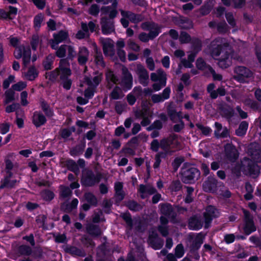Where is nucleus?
Listing matches in <instances>:
<instances>
[{
    "label": "nucleus",
    "instance_id": "obj_56",
    "mask_svg": "<svg viewBox=\"0 0 261 261\" xmlns=\"http://www.w3.org/2000/svg\"><path fill=\"white\" fill-rule=\"evenodd\" d=\"M40 42V39L38 35L34 34L32 36L31 40V45L32 49L34 51H36Z\"/></svg>",
    "mask_w": 261,
    "mask_h": 261
},
{
    "label": "nucleus",
    "instance_id": "obj_16",
    "mask_svg": "<svg viewBox=\"0 0 261 261\" xmlns=\"http://www.w3.org/2000/svg\"><path fill=\"white\" fill-rule=\"evenodd\" d=\"M121 15L123 17L128 19L132 23L137 24L144 19V16L142 14H136L130 11H121Z\"/></svg>",
    "mask_w": 261,
    "mask_h": 261
},
{
    "label": "nucleus",
    "instance_id": "obj_14",
    "mask_svg": "<svg viewBox=\"0 0 261 261\" xmlns=\"http://www.w3.org/2000/svg\"><path fill=\"white\" fill-rule=\"evenodd\" d=\"M122 72L123 75L121 80L122 86L126 90H130L133 87V76L126 67L122 68Z\"/></svg>",
    "mask_w": 261,
    "mask_h": 261
},
{
    "label": "nucleus",
    "instance_id": "obj_12",
    "mask_svg": "<svg viewBox=\"0 0 261 261\" xmlns=\"http://www.w3.org/2000/svg\"><path fill=\"white\" fill-rule=\"evenodd\" d=\"M101 32L105 35H109L115 32L114 21L107 17H102L100 19Z\"/></svg>",
    "mask_w": 261,
    "mask_h": 261
},
{
    "label": "nucleus",
    "instance_id": "obj_3",
    "mask_svg": "<svg viewBox=\"0 0 261 261\" xmlns=\"http://www.w3.org/2000/svg\"><path fill=\"white\" fill-rule=\"evenodd\" d=\"M103 178L102 173L97 172L95 175L91 169H88L82 175L81 183L83 187H91L98 184Z\"/></svg>",
    "mask_w": 261,
    "mask_h": 261
},
{
    "label": "nucleus",
    "instance_id": "obj_49",
    "mask_svg": "<svg viewBox=\"0 0 261 261\" xmlns=\"http://www.w3.org/2000/svg\"><path fill=\"white\" fill-rule=\"evenodd\" d=\"M167 112L171 121H173L176 118L177 111L175 109V107L171 103L167 107Z\"/></svg>",
    "mask_w": 261,
    "mask_h": 261
},
{
    "label": "nucleus",
    "instance_id": "obj_28",
    "mask_svg": "<svg viewBox=\"0 0 261 261\" xmlns=\"http://www.w3.org/2000/svg\"><path fill=\"white\" fill-rule=\"evenodd\" d=\"M94 74L97 75L93 77L92 81L88 79L87 80V83L89 86L92 87L93 89H96L101 82L103 75L102 73H99L98 71H95Z\"/></svg>",
    "mask_w": 261,
    "mask_h": 261
},
{
    "label": "nucleus",
    "instance_id": "obj_26",
    "mask_svg": "<svg viewBox=\"0 0 261 261\" xmlns=\"http://www.w3.org/2000/svg\"><path fill=\"white\" fill-rule=\"evenodd\" d=\"M55 59V56L52 54H49L45 57L42 62V66L45 70L48 71L53 68Z\"/></svg>",
    "mask_w": 261,
    "mask_h": 261
},
{
    "label": "nucleus",
    "instance_id": "obj_63",
    "mask_svg": "<svg viewBox=\"0 0 261 261\" xmlns=\"http://www.w3.org/2000/svg\"><path fill=\"white\" fill-rule=\"evenodd\" d=\"M95 62L97 65H99L103 67H105L106 64L101 52L98 53V51H96V55L95 56Z\"/></svg>",
    "mask_w": 261,
    "mask_h": 261
},
{
    "label": "nucleus",
    "instance_id": "obj_57",
    "mask_svg": "<svg viewBox=\"0 0 261 261\" xmlns=\"http://www.w3.org/2000/svg\"><path fill=\"white\" fill-rule=\"evenodd\" d=\"M175 255L177 258H180L182 257L185 254V250L184 246L182 244H178L175 248Z\"/></svg>",
    "mask_w": 261,
    "mask_h": 261
},
{
    "label": "nucleus",
    "instance_id": "obj_9",
    "mask_svg": "<svg viewBox=\"0 0 261 261\" xmlns=\"http://www.w3.org/2000/svg\"><path fill=\"white\" fill-rule=\"evenodd\" d=\"M225 156L231 163H234L239 158V152L236 146L231 143H227L224 146Z\"/></svg>",
    "mask_w": 261,
    "mask_h": 261
},
{
    "label": "nucleus",
    "instance_id": "obj_58",
    "mask_svg": "<svg viewBox=\"0 0 261 261\" xmlns=\"http://www.w3.org/2000/svg\"><path fill=\"white\" fill-rule=\"evenodd\" d=\"M196 66L200 70H204L206 68H208L205 61L202 58H198L196 61Z\"/></svg>",
    "mask_w": 261,
    "mask_h": 261
},
{
    "label": "nucleus",
    "instance_id": "obj_31",
    "mask_svg": "<svg viewBox=\"0 0 261 261\" xmlns=\"http://www.w3.org/2000/svg\"><path fill=\"white\" fill-rule=\"evenodd\" d=\"M125 205L133 212H139L143 208V206L134 200H128L126 201Z\"/></svg>",
    "mask_w": 261,
    "mask_h": 261
},
{
    "label": "nucleus",
    "instance_id": "obj_33",
    "mask_svg": "<svg viewBox=\"0 0 261 261\" xmlns=\"http://www.w3.org/2000/svg\"><path fill=\"white\" fill-rule=\"evenodd\" d=\"M65 165L69 171L73 172L75 174H77L80 172L78 165L72 159H67L65 162Z\"/></svg>",
    "mask_w": 261,
    "mask_h": 261
},
{
    "label": "nucleus",
    "instance_id": "obj_21",
    "mask_svg": "<svg viewBox=\"0 0 261 261\" xmlns=\"http://www.w3.org/2000/svg\"><path fill=\"white\" fill-rule=\"evenodd\" d=\"M89 51L85 46H82L79 48L77 55V62L81 66L86 65L88 61Z\"/></svg>",
    "mask_w": 261,
    "mask_h": 261
},
{
    "label": "nucleus",
    "instance_id": "obj_24",
    "mask_svg": "<svg viewBox=\"0 0 261 261\" xmlns=\"http://www.w3.org/2000/svg\"><path fill=\"white\" fill-rule=\"evenodd\" d=\"M36 113L37 112H35L34 114L32 123L36 128H38L44 125L47 121V119L42 113L39 112L38 114Z\"/></svg>",
    "mask_w": 261,
    "mask_h": 261
},
{
    "label": "nucleus",
    "instance_id": "obj_8",
    "mask_svg": "<svg viewBox=\"0 0 261 261\" xmlns=\"http://www.w3.org/2000/svg\"><path fill=\"white\" fill-rule=\"evenodd\" d=\"M234 72L236 74L234 79L240 83H244L246 79L251 77L253 75L252 72L249 68L242 66L237 67Z\"/></svg>",
    "mask_w": 261,
    "mask_h": 261
},
{
    "label": "nucleus",
    "instance_id": "obj_59",
    "mask_svg": "<svg viewBox=\"0 0 261 261\" xmlns=\"http://www.w3.org/2000/svg\"><path fill=\"white\" fill-rule=\"evenodd\" d=\"M84 151V149L77 144L70 150L69 153L72 156H76L82 154Z\"/></svg>",
    "mask_w": 261,
    "mask_h": 261
},
{
    "label": "nucleus",
    "instance_id": "obj_27",
    "mask_svg": "<svg viewBox=\"0 0 261 261\" xmlns=\"http://www.w3.org/2000/svg\"><path fill=\"white\" fill-rule=\"evenodd\" d=\"M217 184V180L212 177H208L207 179L203 184V187L205 191L211 192L216 189Z\"/></svg>",
    "mask_w": 261,
    "mask_h": 261
},
{
    "label": "nucleus",
    "instance_id": "obj_32",
    "mask_svg": "<svg viewBox=\"0 0 261 261\" xmlns=\"http://www.w3.org/2000/svg\"><path fill=\"white\" fill-rule=\"evenodd\" d=\"M40 196L44 201L49 202L55 198V194L50 190L45 189L40 192Z\"/></svg>",
    "mask_w": 261,
    "mask_h": 261
},
{
    "label": "nucleus",
    "instance_id": "obj_46",
    "mask_svg": "<svg viewBox=\"0 0 261 261\" xmlns=\"http://www.w3.org/2000/svg\"><path fill=\"white\" fill-rule=\"evenodd\" d=\"M75 125L79 127L76 130V134L79 135L83 133L82 128H90L89 123L87 122L82 120H77L75 122Z\"/></svg>",
    "mask_w": 261,
    "mask_h": 261
},
{
    "label": "nucleus",
    "instance_id": "obj_44",
    "mask_svg": "<svg viewBox=\"0 0 261 261\" xmlns=\"http://www.w3.org/2000/svg\"><path fill=\"white\" fill-rule=\"evenodd\" d=\"M179 23L183 29L189 30L193 28L192 21L188 17H183L179 19Z\"/></svg>",
    "mask_w": 261,
    "mask_h": 261
},
{
    "label": "nucleus",
    "instance_id": "obj_60",
    "mask_svg": "<svg viewBox=\"0 0 261 261\" xmlns=\"http://www.w3.org/2000/svg\"><path fill=\"white\" fill-rule=\"evenodd\" d=\"M122 218L126 222V224L130 227L133 226V221L132 218L131 214L128 212L123 213L121 215Z\"/></svg>",
    "mask_w": 261,
    "mask_h": 261
},
{
    "label": "nucleus",
    "instance_id": "obj_48",
    "mask_svg": "<svg viewBox=\"0 0 261 261\" xmlns=\"http://www.w3.org/2000/svg\"><path fill=\"white\" fill-rule=\"evenodd\" d=\"M5 102L8 103L15 99V92L11 88L5 91Z\"/></svg>",
    "mask_w": 261,
    "mask_h": 261
},
{
    "label": "nucleus",
    "instance_id": "obj_50",
    "mask_svg": "<svg viewBox=\"0 0 261 261\" xmlns=\"http://www.w3.org/2000/svg\"><path fill=\"white\" fill-rule=\"evenodd\" d=\"M179 40L181 44L188 43L191 41V37L187 32L181 31L179 36Z\"/></svg>",
    "mask_w": 261,
    "mask_h": 261
},
{
    "label": "nucleus",
    "instance_id": "obj_47",
    "mask_svg": "<svg viewBox=\"0 0 261 261\" xmlns=\"http://www.w3.org/2000/svg\"><path fill=\"white\" fill-rule=\"evenodd\" d=\"M60 72V79L64 80L65 79L69 78L72 74L71 70L70 68H63L62 69H58Z\"/></svg>",
    "mask_w": 261,
    "mask_h": 261
},
{
    "label": "nucleus",
    "instance_id": "obj_11",
    "mask_svg": "<svg viewBox=\"0 0 261 261\" xmlns=\"http://www.w3.org/2000/svg\"><path fill=\"white\" fill-rule=\"evenodd\" d=\"M54 39L50 40V47L53 49H57L58 45L69 37L68 32L65 30H60L57 33L53 34Z\"/></svg>",
    "mask_w": 261,
    "mask_h": 261
},
{
    "label": "nucleus",
    "instance_id": "obj_36",
    "mask_svg": "<svg viewBox=\"0 0 261 261\" xmlns=\"http://www.w3.org/2000/svg\"><path fill=\"white\" fill-rule=\"evenodd\" d=\"M248 123L246 121H242L239 124V128L236 130V134L239 137L244 136L247 132Z\"/></svg>",
    "mask_w": 261,
    "mask_h": 261
},
{
    "label": "nucleus",
    "instance_id": "obj_38",
    "mask_svg": "<svg viewBox=\"0 0 261 261\" xmlns=\"http://www.w3.org/2000/svg\"><path fill=\"white\" fill-rule=\"evenodd\" d=\"M84 197L87 202L93 206H96L97 205V199L96 196L91 192H86L84 194Z\"/></svg>",
    "mask_w": 261,
    "mask_h": 261
},
{
    "label": "nucleus",
    "instance_id": "obj_4",
    "mask_svg": "<svg viewBox=\"0 0 261 261\" xmlns=\"http://www.w3.org/2000/svg\"><path fill=\"white\" fill-rule=\"evenodd\" d=\"M241 168L244 173L250 175H258L260 172V168L257 163L247 157L244 158Z\"/></svg>",
    "mask_w": 261,
    "mask_h": 261
},
{
    "label": "nucleus",
    "instance_id": "obj_22",
    "mask_svg": "<svg viewBox=\"0 0 261 261\" xmlns=\"http://www.w3.org/2000/svg\"><path fill=\"white\" fill-rule=\"evenodd\" d=\"M86 232L93 238H99L102 235V231L98 225L88 224L86 226Z\"/></svg>",
    "mask_w": 261,
    "mask_h": 261
},
{
    "label": "nucleus",
    "instance_id": "obj_52",
    "mask_svg": "<svg viewBox=\"0 0 261 261\" xmlns=\"http://www.w3.org/2000/svg\"><path fill=\"white\" fill-rule=\"evenodd\" d=\"M181 189L182 185L179 180H173L169 187V189L172 192H178Z\"/></svg>",
    "mask_w": 261,
    "mask_h": 261
},
{
    "label": "nucleus",
    "instance_id": "obj_2",
    "mask_svg": "<svg viewBox=\"0 0 261 261\" xmlns=\"http://www.w3.org/2000/svg\"><path fill=\"white\" fill-rule=\"evenodd\" d=\"M200 174L198 169L191 166L188 162L184 163L180 172L181 180L186 184L195 183L200 178Z\"/></svg>",
    "mask_w": 261,
    "mask_h": 261
},
{
    "label": "nucleus",
    "instance_id": "obj_25",
    "mask_svg": "<svg viewBox=\"0 0 261 261\" xmlns=\"http://www.w3.org/2000/svg\"><path fill=\"white\" fill-rule=\"evenodd\" d=\"M203 241L204 238L202 237L197 236L189 246L190 253H194L196 252V251H198L202 244L203 243Z\"/></svg>",
    "mask_w": 261,
    "mask_h": 261
},
{
    "label": "nucleus",
    "instance_id": "obj_45",
    "mask_svg": "<svg viewBox=\"0 0 261 261\" xmlns=\"http://www.w3.org/2000/svg\"><path fill=\"white\" fill-rule=\"evenodd\" d=\"M60 74L58 69L56 68L54 70L46 72L45 78L48 79L50 81L55 82Z\"/></svg>",
    "mask_w": 261,
    "mask_h": 261
},
{
    "label": "nucleus",
    "instance_id": "obj_30",
    "mask_svg": "<svg viewBox=\"0 0 261 261\" xmlns=\"http://www.w3.org/2000/svg\"><path fill=\"white\" fill-rule=\"evenodd\" d=\"M138 191L141 194V198L142 199H145V197L144 196V194L148 193L149 195H152L156 192V190L153 187H147L143 184H141L139 186Z\"/></svg>",
    "mask_w": 261,
    "mask_h": 261
},
{
    "label": "nucleus",
    "instance_id": "obj_1",
    "mask_svg": "<svg viewBox=\"0 0 261 261\" xmlns=\"http://www.w3.org/2000/svg\"><path fill=\"white\" fill-rule=\"evenodd\" d=\"M222 38H217L215 39L211 44V54L212 56L218 57L221 53H224L218 60V66L222 69H226L232 64V57L230 52L229 44L227 42H223Z\"/></svg>",
    "mask_w": 261,
    "mask_h": 261
},
{
    "label": "nucleus",
    "instance_id": "obj_41",
    "mask_svg": "<svg viewBox=\"0 0 261 261\" xmlns=\"http://www.w3.org/2000/svg\"><path fill=\"white\" fill-rule=\"evenodd\" d=\"M213 9V6L208 3H204L198 10L200 16H204L210 13Z\"/></svg>",
    "mask_w": 261,
    "mask_h": 261
},
{
    "label": "nucleus",
    "instance_id": "obj_55",
    "mask_svg": "<svg viewBox=\"0 0 261 261\" xmlns=\"http://www.w3.org/2000/svg\"><path fill=\"white\" fill-rule=\"evenodd\" d=\"M67 45L63 44L61 45L59 47H58L56 49V56L60 58H62L65 57L66 53Z\"/></svg>",
    "mask_w": 261,
    "mask_h": 261
},
{
    "label": "nucleus",
    "instance_id": "obj_35",
    "mask_svg": "<svg viewBox=\"0 0 261 261\" xmlns=\"http://www.w3.org/2000/svg\"><path fill=\"white\" fill-rule=\"evenodd\" d=\"M39 74V72L35 66H32L28 69L27 72L25 74L27 80L30 81H33L36 79Z\"/></svg>",
    "mask_w": 261,
    "mask_h": 261
},
{
    "label": "nucleus",
    "instance_id": "obj_54",
    "mask_svg": "<svg viewBox=\"0 0 261 261\" xmlns=\"http://www.w3.org/2000/svg\"><path fill=\"white\" fill-rule=\"evenodd\" d=\"M196 126L198 129L201 131V133L205 136H209L212 132L211 128L208 126H204L202 124L198 123L196 124Z\"/></svg>",
    "mask_w": 261,
    "mask_h": 261
},
{
    "label": "nucleus",
    "instance_id": "obj_7",
    "mask_svg": "<svg viewBox=\"0 0 261 261\" xmlns=\"http://www.w3.org/2000/svg\"><path fill=\"white\" fill-rule=\"evenodd\" d=\"M243 229L246 236L250 235L256 230V227L253 220V217L247 211H245L244 212Z\"/></svg>",
    "mask_w": 261,
    "mask_h": 261
},
{
    "label": "nucleus",
    "instance_id": "obj_13",
    "mask_svg": "<svg viewBox=\"0 0 261 261\" xmlns=\"http://www.w3.org/2000/svg\"><path fill=\"white\" fill-rule=\"evenodd\" d=\"M147 242L151 248L155 250L161 249L164 245L163 239L160 238L158 234L154 231L149 234Z\"/></svg>",
    "mask_w": 261,
    "mask_h": 261
},
{
    "label": "nucleus",
    "instance_id": "obj_43",
    "mask_svg": "<svg viewBox=\"0 0 261 261\" xmlns=\"http://www.w3.org/2000/svg\"><path fill=\"white\" fill-rule=\"evenodd\" d=\"M44 15L42 13H40L35 16L33 19L34 28L36 31L39 30L41 27V24L43 21Z\"/></svg>",
    "mask_w": 261,
    "mask_h": 261
},
{
    "label": "nucleus",
    "instance_id": "obj_40",
    "mask_svg": "<svg viewBox=\"0 0 261 261\" xmlns=\"http://www.w3.org/2000/svg\"><path fill=\"white\" fill-rule=\"evenodd\" d=\"M17 252L21 255L29 256L32 253V249L30 246L23 244L18 247Z\"/></svg>",
    "mask_w": 261,
    "mask_h": 261
},
{
    "label": "nucleus",
    "instance_id": "obj_29",
    "mask_svg": "<svg viewBox=\"0 0 261 261\" xmlns=\"http://www.w3.org/2000/svg\"><path fill=\"white\" fill-rule=\"evenodd\" d=\"M158 36V33L155 31L149 32L148 34L142 32L139 35V40L143 42H147L149 40H152Z\"/></svg>",
    "mask_w": 261,
    "mask_h": 261
},
{
    "label": "nucleus",
    "instance_id": "obj_10",
    "mask_svg": "<svg viewBox=\"0 0 261 261\" xmlns=\"http://www.w3.org/2000/svg\"><path fill=\"white\" fill-rule=\"evenodd\" d=\"M218 108L221 116L228 122H230L235 114L233 108L226 102L220 104Z\"/></svg>",
    "mask_w": 261,
    "mask_h": 261
},
{
    "label": "nucleus",
    "instance_id": "obj_51",
    "mask_svg": "<svg viewBox=\"0 0 261 261\" xmlns=\"http://www.w3.org/2000/svg\"><path fill=\"white\" fill-rule=\"evenodd\" d=\"M121 89L119 86H115L110 94V97L111 99L117 100L120 99L121 97L120 96L121 93Z\"/></svg>",
    "mask_w": 261,
    "mask_h": 261
},
{
    "label": "nucleus",
    "instance_id": "obj_34",
    "mask_svg": "<svg viewBox=\"0 0 261 261\" xmlns=\"http://www.w3.org/2000/svg\"><path fill=\"white\" fill-rule=\"evenodd\" d=\"M59 196L61 198L65 199L71 196L72 192L69 187L63 185L59 186Z\"/></svg>",
    "mask_w": 261,
    "mask_h": 261
},
{
    "label": "nucleus",
    "instance_id": "obj_18",
    "mask_svg": "<svg viewBox=\"0 0 261 261\" xmlns=\"http://www.w3.org/2000/svg\"><path fill=\"white\" fill-rule=\"evenodd\" d=\"M65 253L69 254L73 257H85L86 253L83 249L79 248L76 246L67 245L63 248Z\"/></svg>",
    "mask_w": 261,
    "mask_h": 261
},
{
    "label": "nucleus",
    "instance_id": "obj_53",
    "mask_svg": "<svg viewBox=\"0 0 261 261\" xmlns=\"http://www.w3.org/2000/svg\"><path fill=\"white\" fill-rule=\"evenodd\" d=\"M185 161L183 156L176 157L172 163V166L175 172L177 171L181 164Z\"/></svg>",
    "mask_w": 261,
    "mask_h": 261
},
{
    "label": "nucleus",
    "instance_id": "obj_19",
    "mask_svg": "<svg viewBox=\"0 0 261 261\" xmlns=\"http://www.w3.org/2000/svg\"><path fill=\"white\" fill-rule=\"evenodd\" d=\"M141 28L144 31H155L159 35L162 32V26L153 21H145L142 23Z\"/></svg>",
    "mask_w": 261,
    "mask_h": 261
},
{
    "label": "nucleus",
    "instance_id": "obj_62",
    "mask_svg": "<svg viewBox=\"0 0 261 261\" xmlns=\"http://www.w3.org/2000/svg\"><path fill=\"white\" fill-rule=\"evenodd\" d=\"M125 194L123 190L119 192H115V203L118 205L120 202L124 198Z\"/></svg>",
    "mask_w": 261,
    "mask_h": 261
},
{
    "label": "nucleus",
    "instance_id": "obj_23",
    "mask_svg": "<svg viewBox=\"0 0 261 261\" xmlns=\"http://www.w3.org/2000/svg\"><path fill=\"white\" fill-rule=\"evenodd\" d=\"M160 211L162 214L168 218H175L176 214L174 212L172 206L170 203H160Z\"/></svg>",
    "mask_w": 261,
    "mask_h": 261
},
{
    "label": "nucleus",
    "instance_id": "obj_42",
    "mask_svg": "<svg viewBox=\"0 0 261 261\" xmlns=\"http://www.w3.org/2000/svg\"><path fill=\"white\" fill-rule=\"evenodd\" d=\"M160 148L164 151H170L171 145L172 144V141L168 138H164L160 141Z\"/></svg>",
    "mask_w": 261,
    "mask_h": 261
},
{
    "label": "nucleus",
    "instance_id": "obj_15",
    "mask_svg": "<svg viewBox=\"0 0 261 261\" xmlns=\"http://www.w3.org/2000/svg\"><path fill=\"white\" fill-rule=\"evenodd\" d=\"M203 223L200 215H194L188 219V227L190 230H199L202 228Z\"/></svg>",
    "mask_w": 261,
    "mask_h": 261
},
{
    "label": "nucleus",
    "instance_id": "obj_6",
    "mask_svg": "<svg viewBox=\"0 0 261 261\" xmlns=\"http://www.w3.org/2000/svg\"><path fill=\"white\" fill-rule=\"evenodd\" d=\"M82 30L77 31L75 34L76 39L82 40L85 38H89L90 36V33L95 31L96 24L92 21H90L87 24L86 22H81Z\"/></svg>",
    "mask_w": 261,
    "mask_h": 261
},
{
    "label": "nucleus",
    "instance_id": "obj_64",
    "mask_svg": "<svg viewBox=\"0 0 261 261\" xmlns=\"http://www.w3.org/2000/svg\"><path fill=\"white\" fill-rule=\"evenodd\" d=\"M126 107L125 103H122L120 101H117L115 102V110L118 114H121Z\"/></svg>",
    "mask_w": 261,
    "mask_h": 261
},
{
    "label": "nucleus",
    "instance_id": "obj_61",
    "mask_svg": "<svg viewBox=\"0 0 261 261\" xmlns=\"http://www.w3.org/2000/svg\"><path fill=\"white\" fill-rule=\"evenodd\" d=\"M99 7L98 5L94 4H92L89 9L88 13L92 16H97L99 13Z\"/></svg>",
    "mask_w": 261,
    "mask_h": 261
},
{
    "label": "nucleus",
    "instance_id": "obj_20",
    "mask_svg": "<svg viewBox=\"0 0 261 261\" xmlns=\"http://www.w3.org/2000/svg\"><path fill=\"white\" fill-rule=\"evenodd\" d=\"M137 72L139 83L144 86H146L148 83L149 74L147 70L142 65L137 66Z\"/></svg>",
    "mask_w": 261,
    "mask_h": 261
},
{
    "label": "nucleus",
    "instance_id": "obj_17",
    "mask_svg": "<svg viewBox=\"0 0 261 261\" xmlns=\"http://www.w3.org/2000/svg\"><path fill=\"white\" fill-rule=\"evenodd\" d=\"M9 11L7 12L3 9H0V19L3 20H13L17 14L18 9L12 6L8 7Z\"/></svg>",
    "mask_w": 261,
    "mask_h": 261
},
{
    "label": "nucleus",
    "instance_id": "obj_39",
    "mask_svg": "<svg viewBox=\"0 0 261 261\" xmlns=\"http://www.w3.org/2000/svg\"><path fill=\"white\" fill-rule=\"evenodd\" d=\"M103 52L105 56H113L115 54L114 45L110 42H106L103 45Z\"/></svg>",
    "mask_w": 261,
    "mask_h": 261
},
{
    "label": "nucleus",
    "instance_id": "obj_5",
    "mask_svg": "<svg viewBox=\"0 0 261 261\" xmlns=\"http://www.w3.org/2000/svg\"><path fill=\"white\" fill-rule=\"evenodd\" d=\"M205 210L203 214L204 227L205 229H207L211 226L213 219L220 216V212L219 210L213 205H207Z\"/></svg>",
    "mask_w": 261,
    "mask_h": 261
},
{
    "label": "nucleus",
    "instance_id": "obj_37",
    "mask_svg": "<svg viewBox=\"0 0 261 261\" xmlns=\"http://www.w3.org/2000/svg\"><path fill=\"white\" fill-rule=\"evenodd\" d=\"M97 249L99 251V253L101 254L103 256H106L109 253H113L114 251L112 250L109 244L107 242L102 243L99 245Z\"/></svg>",
    "mask_w": 261,
    "mask_h": 261
}]
</instances>
